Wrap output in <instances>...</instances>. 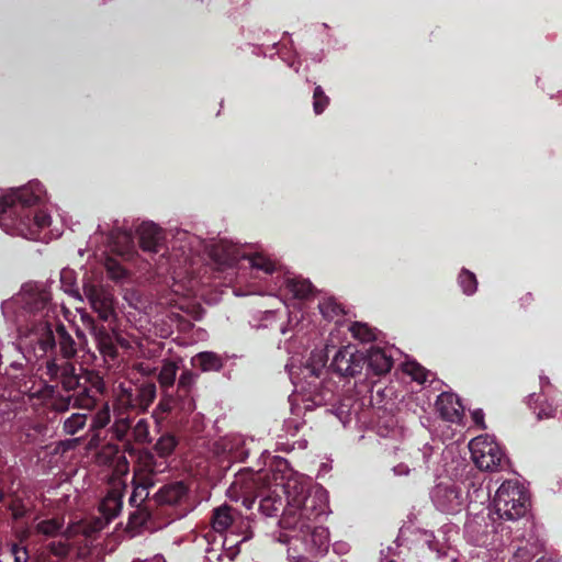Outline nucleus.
<instances>
[{
    "mask_svg": "<svg viewBox=\"0 0 562 562\" xmlns=\"http://www.w3.org/2000/svg\"><path fill=\"white\" fill-rule=\"evenodd\" d=\"M112 251L120 256L130 255L134 248V238L130 231L113 228L108 236Z\"/></svg>",
    "mask_w": 562,
    "mask_h": 562,
    "instance_id": "nucleus-18",
    "label": "nucleus"
},
{
    "mask_svg": "<svg viewBox=\"0 0 562 562\" xmlns=\"http://www.w3.org/2000/svg\"><path fill=\"white\" fill-rule=\"evenodd\" d=\"M178 366L170 359H165L157 375L158 383L162 392L169 391L175 385L178 372Z\"/></svg>",
    "mask_w": 562,
    "mask_h": 562,
    "instance_id": "nucleus-22",
    "label": "nucleus"
},
{
    "mask_svg": "<svg viewBox=\"0 0 562 562\" xmlns=\"http://www.w3.org/2000/svg\"><path fill=\"white\" fill-rule=\"evenodd\" d=\"M555 412H557L555 407H553L549 403H544V404H541V406L537 413V417H538V419L551 418V417H554Z\"/></svg>",
    "mask_w": 562,
    "mask_h": 562,
    "instance_id": "nucleus-49",
    "label": "nucleus"
},
{
    "mask_svg": "<svg viewBox=\"0 0 562 562\" xmlns=\"http://www.w3.org/2000/svg\"><path fill=\"white\" fill-rule=\"evenodd\" d=\"M407 372L412 376V379L418 383H425L427 381L428 371L419 363H409Z\"/></svg>",
    "mask_w": 562,
    "mask_h": 562,
    "instance_id": "nucleus-44",
    "label": "nucleus"
},
{
    "mask_svg": "<svg viewBox=\"0 0 562 562\" xmlns=\"http://www.w3.org/2000/svg\"><path fill=\"white\" fill-rule=\"evenodd\" d=\"M394 472H395L396 474H403V473H406V474H407V473H408V469H407V467H406V465H404V464H398V465H396V467L394 468Z\"/></svg>",
    "mask_w": 562,
    "mask_h": 562,
    "instance_id": "nucleus-53",
    "label": "nucleus"
},
{
    "mask_svg": "<svg viewBox=\"0 0 562 562\" xmlns=\"http://www.w3.org/2000/svg\"><path fill=\"white\" fill-rule=\"evenodd\" d=\"M529 504L527 492L517 481H505L493 499L495 514L503 520H517L525 516Z\"/></svg>",
    "mask_w": 562,
    "mask_h": 562,
    "instance_id": "nucleus-4",
    "label": "nucleus"
},
{
    "mask_svg": "<svg viewBox=\"0 0 562 562\" xmlns=\"http://www.w3.org/2000/svg\"><path fill=\"white\" fill-rule=\"evenodd\" d=\"M81 379H82V376H80L76 373L71 376L60 380L59 382L65 391H67V392L74 391V392L78 393V392L82 391V389L87 387L86 385L81 384V382H80Z\"/></svg>",
    "mask_w": 562,
    "mask_h": 562,
    "instance_id": "nucleus-42",
    "label": "nucleus"
},
{
    "mask_svg": "<svg viewBox=\"0 0 562 562\" xmlns=\"http://www.w3.org/2000/svg\"><path fill=\"white\" fill-rule=\"evenodd\" d=\"M5 493L3 492L2 487L0 486V502L4 501Z\"/></svg>",
    "mask_w": 562,
    "mask_h": 562,
    "instance_id": "nucleus-54",
    "label": "nucleus"
},
{
    "mask_svg": "<svg viewBox=\"0 0 562 562\" xmlns=\"http://www.w3.org/2000/svg\"><path fill=\"white\" fill-rule=\"evenodd\" d=\"M458 283L461 286L462 291L467 295H472L476 292L477 289V280L473 272L468 269H462L458 277Z\"/></svg>",
    "mask_w": 562,
    "mask_h": 562,
    "instance_id": "nucleus-29",
    "label": "nucleus"
},
{
    "mask_svg": "<svg viewBox=\"0 0 562 562\" xmlns=\"http://www.w3.org/2000/svg\"><path fill=\"white\" fill-rule=\"evenodd\" d=\"M132 429V420L128 417L117 418L112 425L113 437L120 441L125 440L128 431Z\"/></svg>",
    "mask_w": 562,
    "mask_h": 562,
    "instance_id": "nucleus-35",
    "label": "nucleus"
},
{
    "mask_svg": "<svg viewBox=\"0 0 562 562\" xmlns=\"http://www.w3.org/2000/svg\"><path fill=\"white\" fill-rule=\"evenodd\" d=\"M436 409L442 419L451 423L460 422L463 416V406L459 397L449 392H443L437 397Z\"/></svg>",
    "mask_w": 562,
    "mask_h": 562,
    "instance_id": "nucleus-14",
    "label": "nucleus"
},
{
    "mask_svg": "<svg viewBox=\"0 0 562 562\" xmlns=\"http://www.w3.org/2000/svg\"><path fill=\"white\" fill-rule=\"evenodd\" d=\"M252 268L262 270L266 273H272L274 271V263L267 257L256 254L249 258Z\"/></svg>",
    "mask_w": 562,
    "mask_h": 562,
    "instance_id": "nucleus-38",
    "label": "nucleus"
},
{
    "mask_svg": "<svg viewBox=\"0 0 562 562\" xmlns=\"http://www.w3.org/2000/svg\"><path fill=\"white\" fill-rule=\"evenodd\" d=\"M97 404L95 395L92 394L90 387H85L78 393L69 396L56 397L52 403V408L55 412L64 413L69 409L70 405L83 409H92Z\"/></svg>",
    "mask_w": 562,
    "mask_h": 562,
    "instance_id": "nucleus-12",
    "label": "nucleus"
},
{
    "mask_svg": "<svg viewBox=\"0 0 562 562\" xmlns=\"http://www.w3.org/2000/svg\"><path fill=\"white\" fill-rule=\"evenodd\" d=\"M97 347L104 357L115 358L117 355L113 335L105 339L102 338V340L97 342Z\"/></svg>",
    "mask_w": 562,
    "mask_h": 562,
    "instance_id": "nucleus-41",
    "label": "nucleus"
},
{
    "mask_svg": "<svg viewBox=\"0 0 562 562\" xmlns=\"http://www.w3.org/2000/svg\"><path fill=\"white\" fill-rule=\"evenodd\" d=\"M139 247L143 251L157 254L162 245L164 234L153 222H143L136 229Z\"/></svg>",
    "mask_w": 562,
    "mask_h": 562,
    "instance_id": "nucleus-13",
    "label": "nucleus"
},
{
    "mask_svg": "<svg viewBox=\"0 0 562 562\" xmlns=\"http://www.w3.org/2000/svg\"><path fill=\"white\" fill-rule=\"evenodd\" d=\"M85 380L88 382L92 389H94V393H103L105 389V384L103 378L93 371H87L85 373Z\"/></svg>",
    "mask_w": 562,
    "mask_h": 562,
    "instance_id": "nucleus-45",
    "label": "nucleus"
},
{
    "mask_svg": "<svg viewBox=\"0 0 562 562\" xmlns=\"http://www.w3.org/2000/svg\"><path fill=\"white\" fill-rule=\"evenodd\" d=\"M286 506L277 493H269L259 501L258 508L267 517H278L280 532L278 541L288 544L289 562H313L325 555L329 548L327 528L315 525L317 518L326 513L324 492L317 488L313 493L303 485L294 483L285 487Z\"/></svg>",
    "mask_w": 562,
    "mask_h": 562,
    "instance_id": "nucleus-1",
    "label": "nucleus"
},
{
    "mask_svg": "<svg viewBox=\"0 0 562 562\" xmlns=\"http://www.w3.org/2000/svg\"><path fill=\"white\" fill-rule=\"evenodd\" d=\"M189 494V486L183 481H175L164 484L154 495V502L158 507L180 505Z\"/></svg>",
    "mask_w": 562,
    "mask_h": 562,
    "instance_id": "nucleus-11",
    "label": "nucleus"
},
{
    "mask_svg": "<svg viewBox=\"0 0 562 562\" xmlns=\"http://www.w3.org/2000/svg\"><path fill=\"white\" fill-rule=\"evenodd\" d=\"M472 460L481 471H499L508 463L502 448L487 437H476L469 443Z\"/></svg>",
    "mask_w": 562,
    "mask_h": 562,
    "instance_id": "nucleus-5",
    "label": "nucleus"
},
{
    "mask_svg": "<svg viewBox=\"0 0 562 562\" xmlns=\"http://www.w3.org/2000/svg\"><path fill=\"white\" fill-rule=\"evenodd\" d=\"M179 398L180 397L178 395L175 396L172 394H169L168 391L162 392V397L158 403V408L162 413H170L177 406Z\"/></svg>",
    "mask_w": 562,
    "mask_h": 562,
    "instance_id": "nucleus-46",
    "label": "nucleus"
},
{
    "mask_svg": "<svg viewBox=\"0 0 562 562\" xmlns=\"http://www.w3.org/2000/svg\"><path fill=\"white\" fill-rule=\"evenodd\" d=\"M468 495L456 483H439L432 491L431 498L436 507L446 514H457L465 505Z\"/></svg>",
    "mask_w": 562,
    "mask_h": 562,
    "instance_id": "nucleus-7",
    "label": "nucleus"
},
{
    "mask_svg": "<svg viewBox=\"0 0 562 562\" xmlns=\"http://www.w3.org/2000/svg\"><path fill=\"white\" fill-rule=\"evenodd\" d=\"M472 419L476 426L481 427L482 429L486 428L484 423V412L481 408L474 409L472 412Z\"/></svg>",
    "mask_w": 562,
    "mask_h": 562,
    "instance_id": "nucleus-50",
    "label": "nucleus"
},
{
    "mask_svg": "<svg viewBox=\"0 0 562 562\" xmlns=\"http://www.w3.org/2000/svg\"><path fill=\"white\" fill-rule=\"evenodd\" d=\"M47 550L57 558H66L71 550V546L67 540L52 541L48 543Z\"/></svg>",
    "mask_w": 562,
    "mask_h": 562,
    "instance_id": "nucleus-40",
    "label": "nucleus"
},
{
    "mask_svg": "<svg viewBox=\"0 0 562 562\" xmlns=\"http://www.w3.org/2000/svg\"><path fill=\"white\" fill-rule=\"evenodd\" d=\"M49 339L53 340L49 347L43 344L45 335L35 336V340L43 352H50L52 357L64 360H71L77 356V342L59 319L56 321L55 325L49 326Z\"/></svg>",
    "mask_w": 562,
    "mask_h": 562,
    "instance_id": "nucleus-6",
    "label": "nucleus"
},
{
    "mask_svg": "<svg viewBox=\"0 0 562 562\" xmlns=\"http://www.w3.org/2000/svg\"><path fill=\"white\" fill-rule=\"evenodd\" d=\"M206 552L209 554L207 560H212V558H216L217 560H220V558H221V553H218L217 550H215L213 548L207 549Z\"/></svg>",
    "mask_w": 562,
    "mask_h": 562,
    "instance_id": "nucleus-51",
    "label": "nucleus"
},
{
    "mask_svg": "<svg viewBox=\"0 0 562 562\" xmlns=\"http://www.w3.org/2000/svg\"><path fill=\"white\" fill-rule=\"evenodd\" d=\"M521 303L524 305H528L530 304L532 301H533V296L531 293H526L521 299H520Z\"/></svg>",
    "mask_w": 562,
    "mask_h": 562,
    "instance_id": "nucleus-52",
    "label": "nucleus"
},
{
    "mask_svg": "<svg viewBox=\"0 0 562 562\" xmlns=\"http://www.w3.org/2000/svg\"><path fill=\"white\" fill-rule=\"evenodd\" d=\"M192 366L199 367L203 372H218L223 368V360L215 352L202 351L192 358Z\"/></svg>",
    "mask_w": 562,
    "mask_h": 562,
    "instance_id": "nucleus-20",
    "label": "nucleus"
},
{
    "mask_svg": "<svg viewBox=\"0 0 562 562\" xmlns=\"http://www.w3.org/2000/svg\"><path fill=\"white\" fill-rule=\"evenodd\" d=\"M382 562H396L394 560H385V561H382Z\"/></svg>",
    "mask_w": 562,
    "mask_h": 562,
    "instance_id": "nucleus-57",
    "label": "nucleus"
},
{
    "mask_svg": "<svg viewBox=\"0 0 562 562\" xmlns=\"http://www.w3.org/2000/svg\"><path fill=\"white\" fill-rule=\"evenodd\" d=\"M350 331L356 339L363 342H370L375 340V333L367 324L353 323L350 327Z\"/></svg>",
    "mask_w": 562,
    "mask_h": 562,
    "instance_id": "nucleus-32",
    "label": "nucleus"
},
{
    "mask_svg": "<svg viewBox=\"0 0 562 562\" xmlns=\"http://www.w3.org/2000/svg\"><path fill=\"white\" fill-rule=\"evenodd\" d=\"M234 512L235 509L228 505L216 507L212 515L213 529L221 533L227 530L235 519Z\"/></svg>",
    "mask_w": 562,
    "mask_h": 562,
    "instance_id": "nucleus-21",
    "label": "nucleus"
},
{
    "mask_svg": "<svg viewBox=\"0 0 562 562\" xmlns=\"http://www.w3.org/2000/svg\"><path fill=\"white\" fill-rule=\"evenodd\" d=\"M11 553L14 558L15 562H27L29 561V552L26 548L20 547L19 544L14 543L11 548Z\"/></svg>",
    "mask_w": 562,
    "mask_h": 562,
    "instance_id": "nucleus-47",
    "label": "nucleus"
},
{
    "mask_svg": "<svg viewBox=\"0 0 562 562\" xmlns=\"http://www.w3.org/2000/svg\"><path fill=\"white\" fill-rule=\"evenodd\" d=\"M198 379V374L191 370H183L179 376L177 393L179 397H187L190 395L193 385Z\"/></svg>",
    "mask_w": 562,
    "mask_h": 562,
    "instance_id": "nucleus-25",
    "label": "nucleus"
},
{
    "mask_svg": "<svg viewBox=\"0 0 562 562\" xmlns=\"http://www.w3.org/2000/svg\"><path fill=\"white\" fill-rule=\"evenodd\" d=\"M256 503V499H251L249 504H246L248 508H251V505Z\"/></svg>",
    "mask_w": 562,
    "mask_h": 562,
    "instance_id": "nucleus-56",
    "label": "nucleus"
},
{
    "mask_svg": "<svg viewBox=\"0 0 562 562\" xmlns=\"http://www.w3.org/2000/svg\"><path fill=\"white\" fill-rule=\"evenodd\" d=\"M140 467L138 470L134 472H143L144 474H150L154 479V475L158 473L160 470L158 469V462L155 454L150 451H145L139 457Z\"/></svg>",
    "mask_w": 562,
    "mask_h": 562,
    "instance_id": "nucleus-28",
    "label": "nucleus"
},
{
    "mask_svg": "<svg viewBox=\"0 0 562 562\" xmlns=\"http://www.w3.org/2000/svg\"><path fill=\"white\" fill-rule=\"evenodd\" d=\"M9 510L11 512L14 520H20L27 515L30 509L25 505L24 501L16 496L10 502Z\"/></svg>",
    "mask_w": 562,
    "mask_h": 562,
    "instance_id": "nucleus-39",
    "label": "nucleus"
},
{
    "mask_svg": "<svg viewBox=\"0 0 562 562\" xmlns=\"http://www.w3.org/2000/svg\"><path fill=\"white\" fill-rule=\"evenodd\" d=\"M132 436L133 439L138 443H144L149 441V423L145 418H140L133 427H132Z\"/></svg>",
    "mask_w": 562,
    "mask_h": 562,
    "instance_id": "nucleus-34",
    "label": "nucleus"
},
{
    "mask_svg": "<svg viewBox=\"0 0 562 562\" xmlns=\"http://www.w3.org/2000/svg\"><path fill=\"white\" fill-rule=\"evenodd\" d=\"M178 441L173 435H162L154 446V450L160 458L169 457L176 449Z\"/></svg>",
    "mask_w": 562,
    "mask_h": 562,
    "instance_id": "nucleus-26",
    "label": "nucleus"
},
{
    "mask_svg": "<svg viewBox=\"0 0 562 562\" xmlns=\"http://www.w3.org/2000/svg\"><path fill=\"white\" fill-rule=\"evenodd\" d=\"M83 294L101 321L106 322L114 314L113 294L103 285L92 282L83 284Z\"/></svg>",
    "mask_w": 562,
    "mask_h": 562,
    "instance_id": "nucleus-8",
    "label": "nucleus"
},
{
    "mask_svg": "<svg viewBox=\"0 0 562 562\" xmlns=\"http://www.w3.org/2000/svg\"><path fill=\"white\" fill-rule=\"evenodd\" d=\"M40 182L11 190L0 198V226L11 235L30 240L40 239L41 232L50 225V216L35 206L42 200Z\"/></svg>",
    "mask_w": 562,
    "mask_h": 562,
    "instance_id": "nucleus-2",
    "label": "nucleus"
},
{
    "mask_svg": "<svg viewBox=\"0 0 562 562\" xmlns=\"http://www.w3.org/2000/svg\"><path fill=\"white\" fill-rule=\"evenodd\" d=\"M46 374L50 381H60L76 374V367L70 360L52 357L46 362Z\"/></svg>",
    "mask_w": 562,
    "mask_h": 562,
    "instance_id": "nucleus-19",
    "label": "nucleus"
},
{
    "mask_svg": "<svg viewBox=\"0 0 562 562\" xmlns=\"http://www.w3.org/2000/svg\"><path fill=\"white\" fill-rule=\"evenodd\" d=\"M110 419H111L110 408L108 405H104L101 409H99L92 416L91 428L93 430L102 429L110 423Z\"/></svg>",
    "mask_w": 562,
    "mask_h": 562,
    "instance_id": "nucleus-37",
    "label": "nucleus"
},
{
    "mask_svg": "<svg viewBox=\"0 0 562 562\" xmlns=\"http://www.w3.org/2000/svg\"><path fill=\"white\" fill-rule=\"evenodd\" d=\"M153 562H166L165 560H155Z\"/></svg>",
    "mask_w": 562,
    "mask_h": 562,
    "instance_id": "nucleus-58",
    "label": "nucleus"
},
{
    "mask_svg": "<svg viewBox=\"0 0 562 562\" xmlns=\"http://www.w3.org/2000/svg\"><path fill=\"white\" fill-rule=\"evenodd\" d=\"M64 526L63 518H52L40 521L35 529L38 533L45 535L47 537H54L61 530Z\"/></svg>",
    "mask_w": 562,
    "mask_h": 562,
    "instance_id": "nucleus-27",
    "label": "nucleus"
},
{
    "mask_svg": "<svg viewBox=\"0 0 562 562\" xmlns=\"http://www.w3.org/2000/svg\"><path fill=\"white\" fill-rule=\"evenodd\" d=\"M490 520L494 522L491 513H488L487 516L482 514L475 515L465 522V531L475 544L480 546L486 541V537L490 532Z\"/></svg>",
    "mask_w": 562,
    "mask_h": 562,
    "instance_id": "nucleus-16",
    "label": "nucleus"
},
{
    "mask_svg": "<svg viewBox=\"0 0 562 562\" xmlns=\"http://www.w3.org/2000/svg\"><path fill=\"white\" fill-rule=\"evenodd\" d=\"M537 562H553V561L550 559L542 558V559H539Z\"/></svg>",
    "mask_w": 562,
    "mask_h": 562,
    "instance_id": "nucleus-55",
    "label": "nucleus"
},
{
    "mask_svg": "<svg viewBox=\"0 0 562 562\" xmlns=\"http://www.w3.org/2000/svg\"><path fill=\"white\" fill-rule=\"evenodd\" d=\"M24 324L19 325V330L34 336L45 335L43 344L52 346L49 326L58 319L56 306L52 304V295L46 289L26 285L18 296Z\"/></svg>",
    "mask_w": 562,
    "mask_h": 562,
    "instance_id": "nucleus-3",
    "label": "nucleus"
},
{
    "mask_svg": "<svg viewBox=\"0 0 562 562\" xmlns=\"http://www.w3.org/2000/svg\"><path fill=\"white\" fill-rule=\"evenodd\" d=\"M363 366L364 356L352 346L340 348L330 363L331 370L341 376H356L361 373Z\"/></svg>",
    "mask_w": 562,
    "mask_h": 562,
    "instance_id": "nucleus-9",
    "label": "nucleus"
},
{
    "mask_svg": "<svg viewBox=\"0 0 562 562\" xmlns=\"http://www.w3.org/2000/svg\"><path fill=\"white\" fill-rule=\"evenodd\" d=\"M86 414H72L64 422L63 429L67 435L74 436L86 426Z\"/></svg>",
    "mask_w": 562,
    "mask_h": 562,
    "instance_id": "nucleus-31",
    "label": "nucleus"
},
{
    "mask_svg": "<svg viewBox=\"0 0 562 562\" xmlns=\"http://www.w3.org/2000/svg\"><path fill=\"white\" fill-rule=\"evenodd\" d=\"M122 508L121 496L110 494L101 503L100 509L108 518L115 517Z\"/></svg>",
    "mask_w": 562,
    "mask_h": 562,
    "instance_id": "nucleus-30",
    "label": "nucleus"
},
{
    "mask_svg": "<svg viewBox=\"0 0 562 562\" xmlns=\"http://www.w3.org/2000/svg\"><path fill=\"white\" fill-rule=\"evenodd\" d=\"M212 257L213 259L222 265V266H233L235 261L237 260L236 256L234 255L233 249L224 248V247H214L212 250Z\"/></svg>",
    "mask_w": 562,
    "mask_h": 562,
    "instance_id": "nucleus-33",
    "label": "nucleus"
},
{
    "mask_svg": "<svg viewBox=\"0 0 562 562\" xmlns=\"http://www.w3.org/2000/svg\"><path fill=\"white\" fill-rule=\"evenodd\" d=\"M91 333L94 337L95 342L102 340V338H108L112 336V334L108 330L104 325L92 324Z\"/></svg>",
    "mask_w": 562,
    "mask_h": 562,
    "instance_id": "nucleus-48",
    "label": "nucleus"
},
{
    "mask_svg": "<svg viewBox=\"0 0 562 562\" xmlns=\"http://www.w3.org/2000/svg\"><path fill=\"white\" fill-rule=\"evenodd\" d=\"M329 104V98L325 94L323 88L317 86L313 93V110L315 114H322Z\"/></svg>",
    "mask_w": 562,
    "mask_h": 562,
    "instance_id": "nucleus-36",
    "label": "nucleus"
},
{
    "mask_svg": "<svg viewBox=\"0 0 562 562\" xmlns=\"http://www.w3.org/2000/svg\"><path fill=\"white\" fill-rule=\"evenodd\" d=\"M157 389L153 382H145L133 389H123L120 401L131 409L146 412L156 398Z\"/></svg>",
    "mask_w": 562,
    "mask_h": 562,
    "instance_id": "nucleus-10",
    "label": "nucleus"
},
{
    "mask_svg": "<svg viewBox=\"0 0 562 562\" xmlns=\"http://www.w3.org/2000/svg\"><path fill=\"white\" fill-rule=\"evenodd\" d=\"M319 308L322 314L327 318H333L344 313L341 305L330 300L319 304Z\"/></svg>",
    "mask_w": 562,
    "mask_h": 562,
    "instance_id": "nucleus-43",
    "label": "nucleus"
},
{
    "mask_svg": "<svg viewBox=\"0 0 562 562\" xmlns=\"http://www.w3.org/2000/svg\"><path fill=\"white\" fill-rule=\"evenodd\" d=\"M285 286L295 299L305 300L314 293V285L310 280L303 278H289Z\"/></svg>",
    "mask_w": 562,
    "mask_h": 562,
    "instance_id": "nucleus-23",
    "label": "nucleus"
},
{
    "mask_svg": "<svg viewBox=\"0 0 562 562\" xmlns=\"http://www.w3.org/2000/svg\"><path fill=\"white\" fill-rule=\"evenodd\" d=\"M366 363L370 372L375 375H382L392 369L393 359L381 348H371L367 357H364V364Z\"/></svg>",
    "mask_w": 562,
    "mask_h": 562,
    "instance_id": "nucleus-17",
    "label": "nucleus"
},
{
    "mask_svg": "<svg viewBox=\"0 0 562 562\" xmlns=\"http://www.w3.org/2000/svg\"><path fill=\"white\" fill-rule=\"evenodd\" d=\"M132 485L133 491L128 499L130 506H148L147 501L149 497V491L155 485L154 479L150 474L134 472Z\"/></svg>",
    "mask_w": 562,
    "mask_h": 562,
    "instance_id": "nucleus-15",
    "label": "nucleus"
},
{
    "mask_svg": "<svg viewBox=\"0 0 562 562\" xmlns=\"http://www.w3.org/2000/svg\"><path fill=\"white\" fill-rule=\"evenodd\" d=\"M133 512L130 513L128 527L133 530L145 527L153 517V512L149 506H132Z\"/></svg>",
    "mask_w": 562,
    "mask_h": 562,
    "instance_id": "nucleus-24",
    "label": "nucleus"
}]
</instances>
